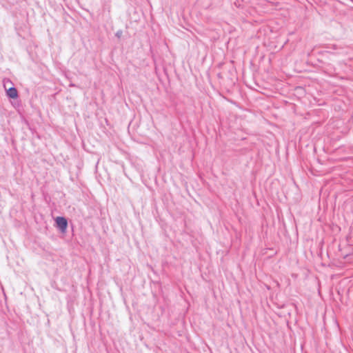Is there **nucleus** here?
Instances as JSON below:
<instances>
[{
  "instance_id": "1",
  "label": "nucleus",
  "mask_w": 353,
  "mask_h": 353,
  "mask_svg": "<svg viewBox=\"0 0 353 353\" xmlns=\"http://www.w3.org/2000/svg\"><path fill=\"white\" fill-rule=\"evenodd\" d=\"M55 222H56L57 228L62 232H65L67 229V226H68V221H67L66 219L63 216H58L56 218Z\"/></svg>"
},
{
  "instance_id": "2",
  "label": "nucleus",
  "mask_w": 353,
  "mask_h": 353,
  "mask_svg": "<svg viewBox=\"0 0 353 353\" xmlns=\"http://www.w3.org/2000/svg\"><path fill=\"white\" fill-rule=\"evenodd\" d=\"M7 95L11 99H16L18 97V92L15 88H10L7 90Z\"/></svg>"
},
{
  "instance_id": "3",
  "label": "nucleus",
  "mask_w": 353,
  "mask_h": 353,
  "mask_svg": "<svg viewBox=\"0 0 353 353\" xmlns=\"http://www.w3.org/2000/svg\"><path fill=\"white\" fill-rule=\"evenodd\" d=\"M116 35L118 37H120L121 35V32H117Z\"/></svg>"
}]
</instances>
